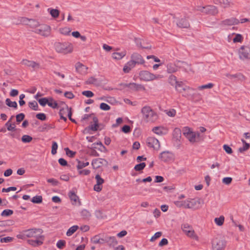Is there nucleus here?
I'll return each mask as SVG.
<instances>
[{"label":"nucleus","mask_w":250,"mask_h":250,"mask_svg":"<svg viewBox=\"0 0 250 250\" xmlns=\"http://www.w3.org/2000/svg\"><path fill=\"white\" fill-rule=\"evenodd\" d=\"M68 106L64 104V106L60 109L59 115H66L69 109Z\"/></svg>","instance_id":"obj_45"},{"label":"nucleus","mask_w":250,"mask_h":250,"mask_svg":"<svg viewBox=\"0 0 250 250\" xmlns=\"http://www.w3.org/2000/svg\"><path fill=\"white\" fill-rule=\"evenodd\" d=\"M226 76L229 79L237 78L241 81H243L245 80V77L241 73H238L234 75H231L229 73H227Z\"/></svg>","instance_id":"obj_27"},{"label":"nucleus","mask_w":250,"mask_h":250,"mask_svg":"<svg viewBox=\"0 0 250 250\" xmlns=\"http://www.w3.org/2000/svg\"><path fill=\"white\" fill-rule=\"evenodd\" d=\"M214 86V84L212 83H208L207 84L202 85L198 86V89L199 90H203L204 89H210L212 88Z\"/></svg>","instance_id":"obj_48"},{"label":"nucleus","mask_w":250,"mask_h":250,"mask_svg":"<svg viewBox=\"0 0 250 250\" xmlns=\"http://www.w3.org/2000/svg\"><path fill=\"white\" fill-rule=\"evenodd\" d=\"M143 119L146 122H154L158 119V116L150 106H145L142 108Z\"/></svg>","instance_id":"obj_1"},{"label":"nucleus","mask_w":250,"mask_h":250,"mask_svg":"<svg viewBox=\"0 0 250 250\" xmlns=\"http://www.w3.org/2000/svg\"><path fill=\"white\" fill-rule=\"evenodd\" d=\"M50 27L45 24H39L38 27L35 29V32L42 36L47 37L50 34Z\"/></svg>","instance_id":"obj_9"},{"label":"nucleus","mask_w":250,"mask_h":250,"mask_svg":"<svg viewBox=\"0 0 250 250\" xmlns=\"http://www.w3.org/2000/svg\"><path fill=\"white\" fill-rule=\"evenodd\" d=\"M243 38L242 35L236 34L235 38L233 39V42H241L243 41Z\"/></svg>","instance_id":"obj_53"},{"label":"nucleus","mask_w":250,"mask_h":250,"mask_svg":"<svg viewBox=\"0 0 250 250\" xmlns=\"http://www.w3.org/2000/svg\"><path fill=\"white\" fill-rule=\"evenodd\" d=\"M192 91H192L191 92H192ZM190 93L191 100L194 101L195 102H197L201 99L200 94L196 93H194L192 94L191 93ZM189 96H190V95Z\"/></svg>","instance_id":"obj_39"},{"label":"nucleus","mask_w":250,"mask_h":250,"mask_svg":"<svg viewBox=\"0 0 250 250\" xmlns=\"http://www.w3.org/2000/svg\"><path fill=\"white\" fill-rule=\"evenodd\" d=\"M218 13V10L216 6L213 5H208L205 6V14L215 15Z\"/></svg>","instance_id":"obj_22"},{"label":"nucleus","mask_w":250,"mask_h":250,"mask_svg":"<svg viewBox=\"0 0 250 250\" xmlns=\"http://www.w3.org/2000/svg\"><path fill=\"white\" fill-rule=\"evenodd\" d=\"M184 65H188V64L184 62L178 61L176 64L169 62L167 65V72L168 73H175L179 68H184Z\"/></svg>","instance_id":"obj_4"},{"label":"nucleus","mask_w":250,"mask_h":250,"mask_svg":"<svg viewBox=\"0 0 250 250\" xmlns=\"http://www.w3.org/2000/svg\"><path fill=\"white\" fill-rule=\"evenodd\" d=\"M36 118L41 121H45L46 119V115L43 113H40L36 115Z\"/></svg>","instance_id":"obj_57"},{"label":"nucleus","mask_w":250,"mask_h":250,"mask_svg":"<svg viewBox=\"0 0 250 250\" xmlns=\"http://www.w3.org/2000/svg\"><path fill=\"white\" fill-rule=\"evenodd\" d=\"M65 244V242L64 240H60L57 243V247L60 249L63 248Z\"/></svg>","instance_id":"obj_60"},{"label":"nucleus","mask_w":250,"mask_h":250,"mask_svg":"<svg viewBox=\"0 0 250 250\" xmlns=\"http://www.w3.org/2000/svg\"><path fill=\"white\" fill-rule=\"evenodd\" d=\"M100 107L102 110L104 111H107L110 109V106L104 103H102L100 104Z\"/></svg>","instance_id":"obj_56"},{"label":"nucleus","mask_w":250,"mask_h":250,"mask_svg":"<svg viewBox=\"0 0 250 250\" xmlns=\"http://www.w3.org/2000/svg\"><path fill=\"white\" fill-rule=\"evenodd\" d=\"M107 243L109 247H114L118 244L115 236H106L104 237V243Z\"/></svg>","instance_id":"obj_18"},{"label":"nucleus","mask_w":250,"mask_h":250,"mask_svg":"<svg viewBox=\"0 0 250 250\" xmlns=\"http://www.w3.org/2000/svg\"><path fill=\"white\" fill-rule=\"evenodd\" d=\"M213 2L225 8L229 7L230 4L228 0H213Z\"/></svg>","instance_id":"obj_25"},{"label":"nucleus","mask_w":250,"mask_h":250,"mask_svg":"<svg viewBox=\"0 0 250 250\" xmlns=\"http://www.w3.org/2000/svg\"><path fill=\"white\" fill-rule=\"evenodd\" d=\"M42 201V196L36 195L33 197L31 200V202L35 204L41 203Z\"/></svg>","instance_id":"obj_40"},{"label":"nucleus","mask_w":250,"mask_h":250,"mask_svg":"<svg viewBox=\"0 0 250 250\" xmlns=\"http://www.w3.org/2000/svg\"><path fill=\"white\" fill-rule=\"evenodd\" d=\"M13 214V211L11 209H4L1 213L2 216H9Z\"/></svg>","instance_id":"obj_50"},{"label":"nucleus","mask_w":250,"mask_h":250,"mask_svg":"<svg viewBox=\"0 0 250 250\" xmlns=\"http://www.w3.org/2000/svg\"><path fill=\"white\" fill-rule=\"evenodd\" d=\"M125 55V52L114 53L112 54V57L116 60H120Z\"/></svg>","instance_id":"obj_41"},{"label":"nucleus","mask_w":250,"mask_h":250,"mask_svg":"<svg viewBox=\"0 0 250 250\" xmlns=\"http://www.w3.org/2000/svg\"><path fill=\"white\" fill-rule=\"evenodd\" d=\"M42 230L40 229H31L24 230V235L27 237H33L35 239H43V236L42 235Z\"/></svg>","instance_id":"obj_3"},{"label":"nucleus","mask_w":250,"mask_h":250,"mask_svg":"<svg viewBox=\"0 0 250 250\" xmlns=\"http://www.w3.org/2000/svg\"><path fill=\"white\" fill-rule=\"evenodd\" d=\"M176 90L180 93H183L184 91H187V93L183 94V96L184 97H188L190 95V93L192 91H194V89L188 86H183V83L180 82L175 86Z\"/></svg>","instance_id":"obj_7"},{"label":"nucleus","mask_w":250,"mask_h":250,"mask_svg":"<svg viewBox=\"0 0 250 250\" xmlns=\"http://www.w3.org/2000/svg\"><path fill=\"white\" fill-rule=\"evenodd\" d=\"M140 78L141 80L148 82L154 80L161 79L163 76L161 75H155L148 71H141L139 73Z\"/></svg>","instance_id":"obj_2"},{"label":"nucleus","mask_w":250,"mask_h":250,"mask_svg":"<svg viewBox=\"0 0 250 250\" xmlns=\"http://www.w3.org/2000/svg\"><path fill=\"white\" fill-rule=\"evenodd\" d=\"M76 69L78 72L83 75L86 73L87 67L83 64L78 62L76 64Z\"/></svg>","instance_id":"obj_24"},{"label":"nucleus","mask_w":250,"mask_h":250,"mask_svg":"<svg viewBox=\"0 0 250 250\" xmlns=\"http://www.w3.org/2000/svg\"><path fill=\"white\" fill-rule=\"evenodd\" d=\"M69 197L71 201L73 202L72 204H76L77 202H79V205L81 204V202L79 200V197L75 194V193L74 191H70L69 192Z\"/></svg>","instance_id":"obj_26"},{"label":"nucleus","mask_w":250,"mask_h":250,"mask_svg":"<svg viewBox=\"0 0 250 250\" xmlns=\"http://www.w3.org/2000/svg\"><path fill=\"white\" fill-rule=\"evenodd\" d=\"M239 58L244 60L250 59V48L247 46H242L239 50Z\"/></svg>","instance_id":"obj_12"},{"label":"nucleus","mask_w":250,"mask_h":250,"mask_svg":"<svg viewBox=\"0 0 250 250\" xmlns=\"http://www.w3.org/2000/svg\"><path fill=\"white\" fill-rule=\"evenodd\" d=\"M21 63L28 67H32L34 69H38L40 68L39 63H37L34 61H29L26 59L22 60Z\"/></svg>","instance_id":"obj_20"},{"label":"nucleus","mask_w":250,"mask_h":250,"mask_svg":"<svg viewBox=\"0 0 250 250\" xmlns=\"http://www.w3.org/2000/svg\"><path fill=\"white\" fill-rule=\"evenodd\" d=\"M131 59L136 64H143L145 63V60L142 56L137 53L132 54L131 56Z\"/></svg>","instance_id":"obj_19"},{"label":"nucleus","mask_w":250,"mask_h":250,"mask_svg":"<svg viewBox=\"0 0 250 250\" xmlns=\"http://www.w3.org/2000/svg\"><path fill=\"white\" fill-rule=\"evenodd\" d=\"M146 142L148 146L152 147L155 150H159L160 148L159 141L154 137H149L147 138Z\"/></svg>","instance_id":"obj_11"},{"label":"nucleus","mask_w":250,"mask_h":250,"mask_svg":"<svg viewBox=\"0 0 250 250\" xmlns=\"http://www.w3.org/2000/svg\"><path fill=\"white\" fill-rule=\"evenodd\" d=\"M6 104L9 107H13L14 108H17L18 105L16 102H12L10 99L7 98L5 100Z\"/></svg>","instance_id":"obj_36"},{"label":"nucleus","mask_w":250,"mask_h":250,"mask_svg":"<svg viewBox=\"0 0 250 250\" xmlns=\"http://www.w3.org/2000/svg\"><path fill=\"white\" fill-rule=\"evenodd\" d=\"M173 135L176 140H179L181 135V130L178 128H175L173 131Z\"/></svg>","instance_id":"obj_38"},{"label":"nucleus","mask_w":250,"mask_h":250,"mask_svg":"<svg viewBox=\"0 0 250 250\" xmlns=\"http://www.w3.org/2000/svg\"><path fill=\"white\" fill-rule=\"evenodd\" d=\"M241 141L242 142L244 146L243 147H241L238 149V151L239 152L242 153L247 150L249 148L250 145L246 143V142L243 139H241Z\"/></svg>","instance_id":"obj_32"},{"label":"nucleus","mask_w":250,"mask_h":250,"mask_svg":"<svg viewBox=\"0 0 250 250\" xmlns=\"http://www.w3.org/2000/svg\"><path fill=\"white\" fill-rule=\"evenodd\" d=\"M55 48L57 52L64 54L71 53L72 48L68 46L66 43L57 42L55 44Z\"/></svg>","instance_id":"obj_6"},{"label":"nucleus","mask_w":250,"mask_h":250,"mask_svg":"<svg viewBox=\"0 0 250 250\" xmlns=\"http://www.w3.org/2000/svg\"><path fill=\"white\" fill-rule=\"evenodd\" d=\"M32 140V137L29 135H24L21 138V141L23 143H29Z\"/></svg>","instance_id":"obj_52"},{"label":"nucleus","mask_w":250,"mask_h":250,"mask_svg":"<svg viewBox=\"0 0 250 250\" xmlns=\"http://www.w3.org/2000/svg\"><path fill=\"white\" fill-rule=\"evenodd\" d=\"M239 23V21L236 18H231L230 19H226L222 21L221 24L223 25L231 26L233 25H237Z\"/></svg>","instance_id":"obj_17"},{"label":"nucleus","mask_w":250,"mask_h":250,"mask_svg":"<svg viewBox=\"0 0 250 250\" xmlns=\"http://www.w3.org/2000/svg\"><path fill=\"white\" fill-rule=\"evenodd\" d=\"M41 239H35V240L32 239H29L27 240V242L30 245L33 247H38L42 244L43 242L40 240Z\"/></svg>","instance_id":"obj_28"},{"label":"nucleus","mask_w":250,"mask_h":250,"mask_svg":"<svg viewBox=\"0 0 250 250\" xmlns=\"http://www.w3.org/2000/svg\"><path fill=\"white\" fill-rule=\"evenodd\" d=\"M97 83V79L94 77L89 78L86 82L87 84H96Z\"/></svg>","instance_id":"obj_63"},{"label":"nucleus","mask_w":250,"mask_h":250,"mask_svg":"<svg viewBox=\"0 0 250 250\" xmlns=\"http://www.w3.org/2000/svg\"><path fill=\"white\" fill-rule=\"evenodd\" d=\"M122 85H124L125 87H129L132 90L138 91L145 89V87L143 85L136 83H125L122 84Z\"/></svg>","instance_id":"obj_16"},{"label":"nucleus","mask_w":250,"mask_h":250,"mask_svg":"<svg viewBox=\"0 0 250 250\" xmlns=\"http://www.w3.org/2000/svg\"><path fill=\"white\" fill-rule=\"evenodd\" d=\"M81 215L83 219L89 220L91 214L88 210L84 209L81 212Z\"/></svg>","instance_id":"obj_31"},{"label":"nucleus","mask_w":250,"mask_h":250,"mask_svg":"<svg viewBox=\"0 0 250 250\" xmlns=\"http://www.w3.org/2000/svg\"><path fill=\"white\" fill-rule=\"evenodd\" d=\"M146 166V163L143 162L136 165L134 168L136 171H140L142 170Z\"/></svg>","instance_id":"obj_44"},{"label":"nucleus","mask_w":250,"mask_h":250,"mask_svg":"<svg viewBox=\"0 0 250 250\" xmlns=\"http://www.w3.org/2000/svg\"><path fill=\"white\" fill-rule=\"evenodd\" d=\"M226 246V242L223 239L215 238L212 241V248L213 250H222Z\"/></svg>","instance_id":"obj_8"},{"label":"nucleus","mask_w":250,"mask_h":250,"mask_svg":"<svg viewBox=\"0 0 250 250\" xmlns=\"http://www.w3.org/2000/svg\"><path fill=\"white\" fill-rule=\"evenodd\" d=\"M176 24L180 28H188L190 26L188 20L185 17L182 18L177 21Z\"/></svg>","instance_id":"obj_21"},{"label":"nucleus","mask_w":250,"mask_h":250,"mask_svg":"<svg viewBox=\"0 0 250 250\" xmlns=\"http://www.w3.org/2000/svg\"><path fill=\"white\" fill-rule=\"evenodd\" d=\"M143 40H142L141 39L138 38H135V42L136 44V45L140 48H144V49H150L151 47V46L150 45H147V46H143Z\"/></svg>","instance_id":"obj_29"},{"label":"nucleus","mask_w":250,"mask_h":250,"mask_svg":"<svg viewBox=\"0 0 250 250\" xmlns=\"http://www.w3.org/2000/svg\"><path fill=\"white\" fill-rule=\"evenodd\" d=\"M168 83L172 86H175L180 82L177 81L176 77L173 75H170L168 79Z\"/></svg>","instance_id":"obj_34"},{"label":"nucleus","mask_w":250,"mask_h":250,"mask_svg":"<svg viewBox=\"0 0 250 250\" xmlns=\"http://www.w3.org/2000/svg\"><path fill=\"white\" fill-rule=\"evenodd\" d=\"M30 108H32L34 110H38V103L34 101L30 102L28 104Z\"/></svg>","instance_id":"obj_47"},{"label":"nucleus","mask_w":250,"mask_h":250,"mask_svg":"<svg viewBox=\"0 0 250 250\" xmlns=\"http://www.w3.org/2000/svg\"><path fill=\"white\" fill-rule=\"evenodd\" d=\"M47 11L50 13L51 16L54 18H57L59 16L60 11L58 9L48 8Z\"/></svg>","instance_id":"obj_33"},{"label":"nucleus","mask_w":250,"mask_h":250,"mask_svg":"<svg viewBox=\"0 0 250 250\" xmlns=\"http://www.w3.org/2000/svg\"><path fill=\"white\" fill-rule=\"evenodd\" d=\"M79 228L77 225L73 226L70 227L66 232V235L68 236H71Z\"/></svg>","instance_id":"obj_37"},{"label":"nucleus","mask_w":250,"mask_h":250,"mask_svg":"<svg viewBox=\"0 0 250 250\" xmlns=\"http://www.w3.org/2000/svg\"><path fill=\"white\" fill-rule=\"evenodd\" d=\"M92 165L94 169H97L102 166H107L108 162L104 159L97 158L93 160Z\"/></svg>","instance_id":"obj_13"},{"label":"nucleus","mask_w":250,"mask_h":250,"mask_svg":"<svg viewBox=\"0 0 250 250\" xmlns=\"http://www.w3.org/2000/svg\"><path fill=\"white\" fill-rule=\"evenodd\" d=\"M232 181V179L231 177H225L222 180V182L226 185H229Z\"/></svg>","instance_id":"obj_62"},{"label":"nucleus","mask_w":250,"mask_h":250,"mask_svg":"<svg viewBox=\"0 0 250 250\" xmlns=\"http://www.w3.org/2000/svg\"><path fill=\"white\" fill-rule=\"evenodd\" d=\"M5 125L7 126V130L9 131H15V124L10 123V121H8L6 124Z\"/></svg>","instance_id":"obj_49"},{"label":"nucleus","mask_w":250,"mask_h":250,"mask_svg":"<svg viewBox=\"0 0 250 250\" xmlns=\"http://www.w3.org/2000/svg\"><path fill=\"white\" fill-rule=\"evenodd\" d=\"M48 105L53 108H57L58 107L57 103L56 101H54L51 98L49 99Z\"/></svg>","instance_id":"obj_42"},{"label":"nucleus","mask_w":250,"mask_h":250,"mask_svg":"<svg viewBox=\"0 0 250 250\" xmlns=\"http://www.w3.org/2000/svg\"><path fill=\"white\" fill-rule=\"evenodd\" d=\"M58 148V144L56 142H53L52 146L51 153L55 155L57 153V149Z\"/></svg>","instance_id":"obj_55"},{"label":"nucleus","mask_w":250,"mask_h":250,"mask_svg":"<svg viewBox=\"0 0 250 250\" xmlns=\"http://www.w3.org/2000/svg\"><path fill=\"white\" fill-rule=\"evenodd\" d=\"M181 229L188 237L195 240L198 239V236L195 234L192 227L188 223H184L181 226Z\"/></svg>","instance_id":"obj_5"},{"label":"nucleus","mask_w":250,"mask_h":250,"mask_svg":"<svg viewBox=\"0 0 250 250\" xmlns=\"http://www.w3.org/2000/svg\"><path fill=\"white\" fill-rule=\"evenodd\" d=\"M82 94L88 98L92 97L94 96L93 93L89 90L83 91L82 92Z\"/></svg>","instance_id":"obj_59"},{"label":"nucleus","mask_w":250,"mask_h":250,"mask_svg":"<svg viewBox=\"0 0 250 250\" xmlns=\"http://www.w3.org/2000/svg\"><path fill=\"white\" fill-rule=\"evenodd\" d=\"M21 21L29 25L31 28L35 29L38 27L40 24L37 21L33 19H29L26 18H22Z\"/></svg>","instance_id":"obj_14"},{"label":"nucleus","mask_w":250,"mask_h":250,"mask_svg":"<svg viewBox=\"0 0 250 250\" xmlns=\"http://www.w3.org/2000/svg\"><path fill=\"white\" fill-rule=\"evenodd\" d=\"M95 179L96 180V184L102 185V184L104 183V180L101 178L100 175L99 174H97L96 175Z\"/></svg>","instance_id":"obj_54"},{"label":"nucleus","mask_w":250,"mask_h":250,"mask_svg":"<svg viewBox=\"0 0 250 250\" xmlns=\"http://www.w3.org/2000/svg\"><path fill=\"white\" fill-rule=\"evenodd\" d=\"M186 138L189 140L190 142L192 143L197 141L195 139V132L192 131V132L190 133Z\"/></svg>","instance_id":"obj_43"},{"label":"nucleus","mask_w":250,"mask_h":250,"mask_svg":"<svg viewBox=\"0 0 250 250\" xmlns=\"http://www.w3.org/2000/svg\"><path fill=\"white\" fill-rule=\"evenodd\" d=\"M91 241L94 244H103L104 243V237L100 238L99 235H95L91 238Z\"/></svg>","instance_id":"obj_30"},{"label":"nucleus","mask_w":250,"mask_h":250,"mask_svg":"<svg viewBox=\"0 0 250 250\" xmlns=\"http://www.w3.org/2000/svg\"><path fill=\"white\" fill-rule=\"evenodd\" d=\"M159 158L164 162H169L174 160V155L170 151H164L160 154Z\"/></svg>","instance_id":"obj_10"},{"label":"nucleus","mask_w":250,"mask_h":250,"mask_svg":"<svg viewBox=\"0 0 250 250\" xmlns=\"http://www.w3.org/2000/svg\"><path fill=\"white\" fill-rule=\"evenodd\" d=\"M39 103L43 106L48 104L49 99L46 98H42L38 100Z\"/></svg>","instance_id":"obj_51"},{"label":"nucleus","mask_w":250,"mask_h":250,"mask_svg":"<svg viewBox=\"0 0 250 250\" xmlns=\"http://www.w3.org/2000/svg\"><path fill=\"white\" fill-rule=\"evenodd\" d=\"M13 239V238L9 236H7L4 238H2L0 239L1 243H8L12 241Z\"/></svg>","instance_id":"obj_64"},{"label":"nucleus","mask_w":250,"mask_h":250,"mask_svg":"<svg viewBox=\"0 0 250 250\" xmlns=\"http://www.w3.org/2000/svg\"><path fill=\"white\" fill-rule=\"evenodd\" d=\"M224 220L225 217L223 215H221L219 217H217L214 219V222L215 224L219 226H221L223 225Z\"/></svg>","instance_id":"obj_35"},{"label":"nucleus","mask_w":250,"mask_h":250,"mask_svg":"<svg viewBox=\"0 0 250 250\" xmlns=\"http://www.w3.org/2000/svg\"><path fill=\"white\" fill-rule=\"evenodd\" d=\"M64 150L66 152V154L70 157H73L75 155L76 152L70 150L68 147L65 148Z\"/></svg>","instance_id":"obj_58"},{"label":"nucleus","mask_w":250,"mask_h":250,"mask_svg":"<svg viewBox=\"0 0 250 250\" xmlns=\"http://www.w3.org/2000/svg\"><path fill=\"white\" fill-rule=\"evenodd\" d=\"M25 117V115L23 113H20L16 115V120L17 122L18 123L21 122L22 121Z\"/></svg>","instance_id":"obj_61"},{"label":"nucleus","mask_w":250,"mask_h":250,"mask_svg":"<svg viewBox=\"0 0 250 250\" xmlns=\"http://www.w3.org/2000/svg\"><path fill=\"white\" fill-rule=\"evenodd\" d=\"M152 131L159 135H165L167 133V130L162 126H155L152 128Z\"/></svg>","instance_id":"obj_23"},{"label":"nucleus","mask_w":250,"mask_h":250,"mask_svg":"<svg viewBox=\"0 0 250 250\" xmlns=\"http://www.w3.org/2000/svg\"><path fill=\"white\" fill-rule=\"evenodd\" d=\"M197 204H200V200H196L194 199L190 200H186L184 201V208H192L195 207Z\"/></svg>","instance_id":"obj_15"},{"label":"nucleus","mask_w":250,"mask_h":250,"mask_svg":"<svg viewBox=\"0 0 250 250\" xmlns=\"http://www.w3.org/2000/svg\"><path fill=\"white\" fill-rule=\"evenodd\" d=\"M89 165L88 162H81L80 161H78V165L77 166V167L78 169H81L83 168V167H84L87 166Z\"/></svg>","instance_id":"obj_46"}]
</instances>
